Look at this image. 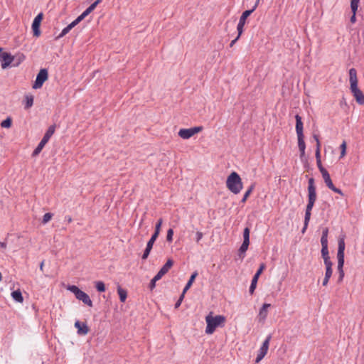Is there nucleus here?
I'll list each match as a JSON object with an SVG mask.
<instances>
[{"instance_id": "f257e3e1", "label": "nucleus", "mask_w": 364, "mask_h": 364, "mask_svg": "<svg viewBox=\"0 0 364 364\" xmlns=\"http://www.w3.org/2000/svg\"><path fill=\"white\" fill-rule=\"evenodd\" d=\"M349 81L350 84V91L356 102L360 105H363L364 95L358 87L357 71L355 68H350L349 70Z\"/></svg>"}, {"instance_id": "f03ea898", "label": "nucleus", "mask_w": 364, "mask_h": 364, "mask_svg": "<svg viewBox=\"0 0 364 364\" xmlns=\"http://www.w3.org/2000/svg\"><path fill=\"white\" fill-rule=\"evenodd\" d=\"M205 321L207 323L205 333L210 335L214 333L216 328L224 326L225 317L222 315L213 316V312H210L209 314L205 316Z\"/></svg>"}, {"instance_id": "7ed1b4c3", "label": "nucleus", "mask_w": 364, "mask_h": 364, "mask_svg": "<svg viewBox=\"0 0 364 364\" xmlns=\"http://www.w3.org/2000/svg\"><path fill=\"white\" fill-rule=\"evenodd\" d=\"M227 188L234 194L239 193L242 189V182L240 176L236 172H232L226 181Z\"/></svg>"}, {"instance_id": "20e7f679", "label": "nucleus", "mask_w": 364, "mask_h": 364, "mask_svg": "<svg viewBox=\"0 0 364 364\" xmlns=\"http://www.w3.org/2000/svg\"><path fill=\"white\" fill-rule=\"evenodd\" d=\"M68 289L73 293L78 300L82 301L85 304L90 307L92 306V301L90 299V296L85 292L80 290L77 286H69Z\"/></svg>"}, {"instance_id": "39448f33", "label": "nucleus", "mask_w": 364, "mask_h": 364, "mask_svg": "<svg viewBox=\"0 0 364 364\" xmlns=\"http://www.w3.org/2000/svg\"><path fill=\"white\" fill-rule=\"evenodd\" d=\"M55 132V127L50 126L46 131V134H44L43 139L37 146V147L35 149V150L33 152V156H37L40 154L44 146L47 144V142L49 141L51 136Z\"/></svg>"}, {"instance_id": "423d86ee", "label": "nucleus", "mask_w": 364, "mask_h": 364, "mask_svg": "<svg viewBox=\"0 0 364 364\" xmlns=\"http://www.w3.org/2000/svg\"><path fill=\"white\" fill-rule=\"evenodd\" d=\"M203 130V127H194L190 129H181L178 133V136L183 139H188L195 135L196 134L199 133Z\"/></svg>"}, {"instance_id": "0eeeda50", "label": "nucleus", "mask_w": 364, "mask_h": 364, "mask_svg": "<svg viewBox=\"0 0 364 364\" xmlns=\"http://www.w3.org/2000/svg\"><path fill=\"white\" fill-rule=\"evenodd\" d=\"M48 70L45 68L41 69L36 76V79L32 87L36 90L41 88L43 86V84L48 80Z\"/></svg>"}, {"instance_id": "6e6552de", "label": "nucleus", "mask_w": 364, "mask_h": 364, "mask_svg": "<svg viewBox=\"0 0 364 364\" xmlns=\"http://www.w3.org/2000/svg\"><path fill=\"white\" fill-rule=\"evenodd\" d=\"M271 338H272V336L269 335L266 338L264 341L263 342L262 346L260 347V348L259 350L258 354L257 355V358H256V360H255L256 363H259L260 360H262V358L267 354V353L268 351V349H269V342H270Z\"/></svg>"}, {"instance_id": "1a4fd4ad", "label": "nucleus", "mask_w": 364, "mask_h": 364, "mask_svg": "<svg viewBox=\"0 0 364 364\" xmlns=\"http://www.w3.org/2000/svg\"><path fill=\"white\" fill-rule=\"evenodd\" d=\"M16 58L14 55H11L9 53H2L0 55V61L1 63V65L3 69L7 68L9 66H12L13 63L14 62Z\"/></svg>"}, {"instance_id": "9d476101", "label": "nucleus", "mask_w": 364, "mask_h": 364, "mask_svg": "<svg viewBox=\"0 0 364 364\" xmlns=\"http://www.w3.org/2000/svg\"><path fill=\"white\" fill-rule=\"evenodd\" d=\"M256 9V6H254L252 9L246 10L241 15L239 23L237 24V31L239 33V36H241V34L243 32V27L245 24V21L247 18Z\"/></svg>"}, {"instance_id": "9b49d317", "label": "nucleus", "mask_w": 364, "mask_h": 364, "mask_svg": "<svg viewBox=\"0 0 364 364\" xmlns=\"http://www.w3.org/2000/svg\"><path fill=\"white\" fill-rule=\"evenodd\" d=\"M338 247L337 252L338 264L340 265L344 264V250H345V242L344 238L341 237L338 240Z\"/></svg>"}, {"instance_id": "f8f14e48", "label": "nucleus", "mask_w": 364, "mask_h": 364, "mask_svg": "<svg viewBox=\"0 0 364 364\" xmlns=\"http://www.w3.org/2000/svg\"><path fill=\"white\" fill-rule=\"evenodd\" d=\"M314 203L315 202H314V201L308 200V203H307V205L306 208V212H305L304 227L301 230L302 233L305 232V231L308 227V225H309V220L311 218V212L314 207Z\"/></svg>"}, {"instance_id": "ddd939ff", "label": "nucleus", "mask_w": 364, "mask_h": 364, "mask_svg": "<svg viewBox=\"0 0 364 364\" xmlns=\"http://www.w3.org/2000/svg\"><path fill=\"white\" fill-rule=\"evenodd\" d=\"M316 200V191L314 185V179L310 178L308 181V200L315 202Z\"/></svg>"}, {"instance_id": "4468645a", "label": "nucleus", "mask_w": 364, "mask_h": 364, "mask_svg": "<svg viewBox=\"0 0 364 364\" xmlns=\"http://www.w3.org/2000/svg\"><path fill=\"white\" fill-rule=\"evenodd\" d=\"M43 14L40 13L38 14L34 18L33 23H32V29L33 32V36L36 37H38L41 35V31H40V25L41 22L43 19Z\"/></svg>"}, {"instance_id": "2eb2a0df", "label": "nucleus", "mask_w": 364, "mask_h": 364, "mask_svg": "<svg viewBox=\"0 0 364 364\" xmlns=\"http://www.w3.org/2000/svg\"><path fill=\"white\" fill-rule=\"evenodd\" d=\"M265 267V265L264 264H262L259 267V268L258 269V270L257 271L256 274L254 275L252 279V282H251V284H250V289H249V292L250 294H253L255 289H256V287H257V281H258V278L259 277V275L262 274V271L264 270Z\"/></svg>"}, {"instance_id": "dca6fc26", "label": "nucleus", "mask_w": 364, "mask_h": 364, "mask_svg": "<svg viewBox=\"0 0 364 364\" xmlns=\"http://www.w3.org/2000/svg\"><path fill=\"white\" fill-rule=\"evenodd\" d=\"M173 264V261L171 259H168L166 264L160 269L158 273L155 275L156 278L161 279V278L168 272V270L171 269Z\"/></svg>"}, {"instance_id": "f3484780", "label": "nucleus", "mask_w": 364, "mask_h": 364, "mask_svg": "<svg viewBox=\"0 0 364 364\" xmlns=\"http://www.w3.org/2000/svg\"><path fill=\"white\" fill-rule=\"evenodd\" d=\"M75 327L77 329V333L79 335L85 336L89 332V327L85 323L76 321L75 323Z\"/></svg>"}, {"instance_id": "a211bd4d", "label": "nucleus", "mask_w": 364, "mask_h": 364, "mask_svg": "<svg viewBox=\"0 0 364 364\" xmlns=\"http://www.w3.org/2000/svg\"><path fill=\"white\" fill-rule=\"evenodd\" d=\"M295 119H296V132L297 136L304 135V134H303V122L301 120V117L299 114H296L295 116Z\"/></svg>"}, {"instance_id": "6ab92c4d", "label": "nucleus", "mask_w": 364, "mask_h": 364, "mask_svg": "<svg viewBox=\"0 0 364 364\" xmlns=\"http://www.w3.org/2000/svg\"><path fill=\"white\" fill-rule=\"evenodd\" d=\"M249 245L250 242L243 241L242 245L240 246L238 250V256L241 259H243L245 257V254L248 249Z\"/></svg>"}, {"instance_id": "aec40b11", "label": "nucleus", "mask_w": 364, "mask_h": 364, "mask_svg": "<svg viewBox=\"0 0 364 364\" xmlns=\"http://www.w3.org/2000/svg\"><path fill=\"white\" fill-rule=\"evenodd\" d=\"M77 24H78L75 20H74L72 23H70L68 26L63 29L60 34L58 36L57 38H60L65 36L73 28H74Z\"/></svg>"}, {"instance_id": "412c9836", "label": "nucleus", "mask_w": 364, "mask_h": 364, "mask_svg": "<svg viewBox=\"0 0 364 364\" xmlns=\"http://www.w3.org/2000/svg\"><path fill=\"white\" fill-rule=\"evenodd\" d=\"M298 137V146L301 152V156H303L305 154V142L304 140V135L297 136Z\"/></svg>"}, {"instance_id": "4be33fe9", "label": "nucleus", "mask_w": 364, "mask_h": 364, "mask_svg": "<svg viewBox=\"0 0 364 364\" xmlns=\"http://www.w3.org/2000/svg\"><path fill=\"white\" fill-rule=\"evenodd\" d=\"M12 298L17 302L22 303L23 298L20 290L14 291L11 293Z\"/></svg>"}, {"instance_id": "5701e85b", "label": "nucleus", "mask_w": 364, "mask_h": 364, "mask_svg": "<svg viewBox=\"0 0 364 364\" xmlns=\"http://www.w3.org/2000/svg\"><path fill=\"white\" fill-rule=\"evenodd\" d=\"M270 306L269 304H264L262 307L259 310V316L264 319L267 316V309Z\"/></svg>"}, {"instance_id": "b1692460", "label": "nucleus", "mask_w": 364, "mask_h": 364, "mask_svg": "<svg viewBox=\"0 0 364 364\" xmlns=\"http://www.w3.org/2000/svg\"><path fill=\"white\" fill-rule=\"evenodd\" d=\"M117 292L119 296L120 301L122 302H124L127 296V291L119 287L117 289Z\"/></svg>"}, {"instance_id": "393cba45", "label": "nucleus", "mask_w": 364, "mask_h": 364, "mask_svg": "<svg viewBox=\"0 0 364 364\" xmlns=\"http://www.w3.org/2000/svg\"><path fill=\"white\" fill-rule=\"evenodd\" d=\"M16 59L12 64V67H17L18 65L25 59V57L23 54H18L15 56Z\"/></svg>"}, {"instance_id": "a878e982", "label": "nucleus", "mask_w": 364, "mask_h": 364, "mask_svg": "<svg viewBox=\"0 0 364 364\" xmlns=\"http://www.w3.org/2000/svg\"><path fill=\"white\" fill-rule=\"evenodd\" d=\"M255 188V185L254 184H252L249 188L247 189V191L245 192V193L244 194L243 196V198H242L241 200V202L242 203H245L247 198L250 196V195L251 194V193L252 192L253 189Z\"/></svg>"}, {"instance_id": "bb28decb", "label": "nucleus", "mask_w": 364, "mask_h": 364, "mask_svg": "<svg viewBox=\"0 0 364 364\" xmlns=\"http://www.w3.org/2000/svg\"><path fill=\"white\" fill-rule=\"evenodd\" d=\"M26 99V105L25 108L28 109L33 106V97L32 95H26L25 97Z\"/></svg>"}, {"instance_id": "cd10ccee", "label": "nucleus", "mask_w": 364, "mask_h": 364, "mask_svg": "<svg viewBox=\"0 0 364 364\" xmlns=\"http://www.w3.org/2000/svg\"><path fill=\"white\" fill-rule=\"evenodd\" d=\"M323 178L324 180V182H325L326 186L328 188H331V187H333V183L331 179L329 173L323 176Z\"/></svg>"}, {"instance_id": "c85d7f7f", "label": "nucleus", "mask_w": 364, "mask_h": 364, "mask_svg": "<svg viewBox=\"0 0 364 364\" xmlns=\"http://www.w3.org/2000/svg\"><path fill=\"white\" fill-rule=\"evenodd\" d=\"M359 2L360 0H351L350 1V9L352 10V12L354 13V14H356Z\"/></svg>"}, {"instance_id": "c756f323", "label": "nucleus", "mask_w": 364, "mask_h": 364, "mask_svg": "<svg viewBox=\"0 0 364 364\" xmlns=\"http://www.w3.org/2000/svg\"><path fill=\"white\" fill-rule=\"evenodd\" d=\"M95 287L100 292H104L105 291V285L104 282L98 281L95 282Z\"/></svg>"}, {"instance_id": "7c9ffc66", "label": "nucleus", "mask_w": 364, "mask_h": 364, "mask_svg": "<svg viewBox=\"0 0 364 364\" xmlns=\"http://www.w3.org/2000/svg\"><path fill=\"white\" fill-rule=\"evenodd\" d=\"M12 124L11 119L10 117L6 118L5 120L2 121L1 123V126L3 128H10Z\"/></svg>"}, {"instance_id": "2f4dec72", "label": "nucleus", "mask_w": 364, "mask_h": 364, "mask_svg": "<svg viewBox=\"0 0 364 364\" xmlns=\"http://www.w3.org/2000/svg\"><path fill=\"white\" fill-rule=\"evenodd\" d=\"M90 13L87 10V9L75 19L76 22L79 23L81 21H82L87 15Z\"/></svg>"}, {"instance_id": "473e14b6", "label": "nucleus", "mask_w": 364, "mask_h": 364, "mask_svg": "<svg viewBox=\"0 0 364 364\" xmlns=\"http://www.w3.org/2000/svg\"><path fill=\"white\" fill-rule=\"evenodd\" d=\"M159 234L154 232L152 236L151 237L150 240L147 242V245L151 246L153 247V245L156 240L157 237H159Z\"/></svg>"}, {"instance_id": "72a5a7b5", "label": "nucleus", "mask_w": 364, "mask_h": 364, "mask_svg": "<svg viewBox=\"0 0 364 364\" xmlns=\"http://www.w3.org/2000/svg\"><path fill=\"white\" fill-rule=\"evenodd\" d=\"M243 241L250 242V228H245L243 232Z\"/></svg>"}, {"instance_id": "f704fd0d", "label": "nucleus", "mask_w": 364, "mask_h": 364, "mask_svg": "<svg viewBox=\"0 0 364 364\" xmlns=\"http://www.w3.org/2000/svg\"><path fill=\"white\" fill-rule=\"evenodd\" d=\"M151 249H152V247H151V246H149V245H146V249H145V250H144V254H143V255H142V257H141V258H142V259H147V258H148V257H149V254H150V252H151Z\"/></svg>"}, {"instance_id": "c9c22d12", "label": "nucleus", "mask_w": 364, "mask_h": 364, "mask_svg": "<svg viewBox=\"0 0 364 364\" xmlns=\"http://www.w3.org/2000/svg\"><path fill=\"white\" fill-rule=\"evenodd\" d=\"M162 223H163L162 218L159 219V220L157 221L156 226H155V230H154L155 233H157V234L160 233L161 227Z\"/></svg>"}, {"instance_id": "e433bc0d", "label": "nucleus", "mask_w": 364, "mask_h": 364, "mask_svg": "<svg viewBox=\"0 0 364 364\" xmlns=\"http://www.w3.org/2000/svg\"><path fill=\"white\" fill-rule=\"evenodd\" d=\"M321 252L323 259L324 258H330L328 255V247H322Z\"/></svg>"}, {"instance_id": "4c0bfd02", "label": "nucleus", "mask_w": 364, "mask_h": 364, "mask_svg": "<svg viewBox=\"0 0 364 364\" xmlns=\"http://www.w3.org/2000/svg\"><path fill=\"white\" fill-rule=\"evenodd\" d=\"M101 1L102 0H96L88 8H87V10L91 13Z\"/></svg>"}, {"instance_id": "58836bf2", "label": "nucleus", "mask_w": 364, "mask_h": 364, "mask_svg": "<svg viewBox=\"0 0 364 364\" xmlns=\"http://www.w3.org/2000/svg\"><path fill=\"white\" fill-rule=\"evenodd\" d=\"M341 149V157H343L346 155V142L345 141L340 146Z\"/></svg>"}, {"instance_id": "ea45409f", "label": "nucleus", "mask_w": 364, "mask_h": 364, "mask_svg": "<svg viewBox=\"0 0 364 364\" xmlns=\"http://www.w3.org/2000/svg\"><path fill=\"white\" fill-rule=\"evenodd\" d=\"M53 214L50 213H46L43 217L42 223L43 224L47 223L52 218Z\"/></svg>"}, {"instance_id": "a19ab883", "label": "nucleus", "mask_w": 364, "mask_h": 364, "mask_svg": "<svg viewBox=\"0 0 364 364\" xmlns=\"http://www.w3.org/2000/svg\"><path fill=\"white\" fill-rule=\"evenodd\" d=\"M173 229L170 228L167 231V235H166V240L168 242H171L173 240Z\"/></svg>"}, {"instance_id": "79ce46f5", "label": "nucleus", "mask_w": 364, "mask_h": 364, "mask_svg": "<svg viewBox=\"0 0 364 364\" xmlns=\"http://www.w3.org/2000/svg\"><path fill=\"white\" fill-rule=\"evenodd\" d=\"M197 275H198L197 272H193L191 274V276L189 280L188 281L186 285H188L189 287H191V285H192L193 282H194V280H195L196 277H197Z\"/></svg>"}, {"instance_id": "37998d69", "label": "nucleus", "mask_w": 364, "mask_h": 364, "mask_svg": "<svg viewBox=\"0 0 364 364\" xmlns=\"http://www.w3.org/2000/svg\"><path fill=\"white\" fill-rule=\"evenodd\" d=\"M326 269H332L333 263L330 260V258H324L323 259Z\"/></svg>"}, {"instance_id": "c03bdc74", "label": "nucleus", "mask_w": 364, "mask_h": 364, "mask_svg": "<svg viewBox=\"0 0 364 364\" xmlns=\"http://www.w3.org/2000/svg\"><path fill=\"white\" fill-rule=\"evenodd\" d=\"M159 279L156 278V276L151 280V282L149 284V288L151 290H152L156 287V282L159 281Z\"/></svg>"}, {"instance_id": "a18cd8bd", "label": "nucleus", "mask_w": 364, "mask_h": 364, "mask_svg": "<svg viewBox=\"0 0 364 364\" xmlns=\"http://www.w3.org/2000/svg\"><path fill=\"white\" fill-rule=\"evenodd\" d=\"M203 233L200 231H197L196 233V242L199 243L200 240L203 238Z\"/></svg>"}, {"instance_id": "49530a36", "label": "nucleus", "mask_w": 364, "mask_h": 364, "mask_svg": "<svg viewBox=\"0 0 364 364\" xmlns=\"http://www.w3.org/2000/svg\"><path fill=\"white\" fill-rule=\"evenodd\" d=\"M183 298H184L183 294H181V295L180 296L179 299H178V301L175 304V309H178L180 306V305L181 304V302L183 300Z\"/></svg>"}, {"instance_id": "de8ad7c7", "label": "nucleus", "mask_w": 364, "mask_h": 364, "mask_svg": "<svg viewBox=\"0 0 364 364\" xmlns=\"http://www.w3.org/2000/svg\"><path fill=\"white\" fill-rule=\"evenodd\" d=\"M321 243L322 247H328V237L321 236Z\"/></svg>"}, {"instance_id": "09e8293b", "label": "nucleus", "mask_w": 364, "mask_h": 364, "mask_svg": "<svg viewBox=\"0 0 364 364\" xmlns=\"http://www.w3.org/2000/svg\"><path fill=\"white\" fill-rule=\"evenodd\" d=\"M330 189H331V191H333V192L337 193H338V194H340V195H341V196H343V193L342 191H341V189H339V188H338L335 187V186H334V185H333V187H331Z\"/></svg>"}, {"instance_id": "8fccbe9b", "label": "nucleus", "mask_w": 364, "mask_h": 364, "mask_svg": "<svg viewBox=\"0 0 364 364\" xmlns=\"http://www.w3.org/2000/svg\"><path fill=\"white\" fill-rule=\"evenodd\" d=\"M332 269H326L325 277L331 278V277L332 276Z\"/></svg>"}, {"instance_id": "3c124183", "label": "nucleus", "mask_w": 364, "mask_h": 364, "mask_svg": "<svg viewBox=\"0 0 364 364\" xmlns=\"http://www.w3.org/2000/svg\"><path fill=\"white\" fill-rule=\"evenodd\" d=\"M319 171H320V172H321V174H322V177H323V176L326 175V174H328V172L327 171V170H326L325 168H323V167H321V168H319Z\"/></svg>"}, {"instance_id": "603ef678", "label": "nucleus", "mask_w": 364, "mask_h": 364, "mask_svg": "<svg viewBox=\"0 0 364 364\" xmlns=\"http://www.w3.org/2000/svg\"><path fill=\"white\" fill-rule=\"evenodd\" d=\"M339 273V277H338V282H341L343 281V279L344 277V272H338Z\"/></svg>"}, {"instance_id": "864d4df0", "label": "nucleus", "mask_w": 364, "mask_h": 364, "mask_svg": "<svg viewBox=\"0 0 364 364\" xmlns=\"http://www.w3.org/2000/svg\"><path fill=\"white\" fill-rule=\"evenodd\" d=\"M328 228H324V229L323 230V232H322V236H323V237H328Z\"/></svg>"}, {"instance_id": "5fc2aeb1", "label": "nucleus", "mask_w": 364, "mask_h": 364, "mask_svg": "<svg viewBox=\"0 0 364 364\" xmlns=\"http://www.w3.org/2000/svg\"><path fill=\"white\" fill-rule=\"evenodd\" d=\"M240 36H239V34H238V35H237V36L234 40H232V41H231V43H230V47H232V46H233V45H234V44L236 43V41L239 39Z\"/></svg>"}, {"instance_id": "6e6d98bb", "label": "nucleus", "mask_w": 364, "mask_h": 364, "mask_svg": "<svg viewBox=\"0 0 364 364\" xmlns=\"http://www.w3.org/2000/svg\"><path fill=\"white\" fill-rule=\"evenodd\" d=\"M315 156H316V161H318V159H321L320 150H316Z\"/></svg>"}, {"instance_id": "4d7b16f0", "label": "nucleus", "mask_w": 364, "mask_h": 364, "mask_svg": "<svg viewBox=\"0 0 364 364\" xmlns=\"http://www.w3.org/2000/svg\"><path fill=\"white\" fill-rule=\"evenodd\" d=\"M350 22L352 23H354L355 21H356V17H355V14H354V13H353V15L352 16L350 17Z\"/></svg>"}, {"instance_id": "13d9d810", "label": "nucleus", "mask_w": 364, "mask_h": 364, "mask_svg": "<svg viewBox=\"0 0 364 364\" xmlns=\"http://www.w3.org/2000/svg\"><path fill=\"white\" fill-rule=\"evenodd\" d=\"M329 279L330 278H328V277H324L323 280V286H326L328 284V282L329 281Z\"/></svg>"}, {"instance_id": "bf43d9fd", "label": "nucleus", "mask_w": 364, "mask_h": 364, "mask_svg": "<svg viewBox=\"0 0 364 364\" xmlns=\"http://www.w3.org/2000/svg\"><path fill=\"white\" fill-rule=\"evenodd\" d=\"M191 287L188 286L186 284L183 290V292L182 294H183V295L185 294V293L190 289Z\"/></svg>"}, {"instance_id": "052dcab7", "label": "nucleus", "mask_w": 364, "mask_h": 364, "mask_svg": "<svg viewBox=\"0 0 364 364\" xmlns=\"http://www.w3.org/2000/svg\"><path fill=\"white\" fill-rule=\"evenodd\" d=\"M0 247L1 248L6 249V243L4 242H0Z\"/></svg>"}, {"instance_id": "680f3d73", "label": "nucleus", "mask_w": 364, "mask_h": 364, "mask_svg": "<svg viewBox=\"0 0 364 364\" xmlns=\"http://www.w3.org/2000/svg\"><path fill=\"white\" fill-rule=\"evenodd\" d=\"M321 149V143L319 141V139H317L316 141V150H320Z\"/></svg>"}, {"instance_id": "e2e57ef3", "label": "nucleus", "mask_w": 364, "mask_h": 364, "mask_svg": "<svg viewBox=\"0 0 364 364\" xmlns=\"http://www.w3.org/2000/svg\"><path fill=\"white\" fill-rule=\"evenodd\" d=\"M316 164H317V166H318V169H319L321 167H323V166H322V164H321V159H318V161H316Z\"/></svg>"}, {"instance_id": "0e129e2a", "label": "nucleus", "mask_w": 364, "mask_h": 364, "mask_svg": "<svg viewBox=\"0 0 364 364\" xmlns=\"http://www.w3.org/2000/svg\"><path fill=\"white\" fill-rule=\"evenodd\" d=\"M43 267H44V261H42V262H41V264H40V266H39V267H40V270H41V272H43Z\"/></svg>"}, {"instance_id": "69168bd1", "label": "nucleus", "mask_w": 364, "mask_h": 364, "mask_svg": "<svg viewBox=\"0 0 364 364\" xmlns=\"http://www.w3.org/2000/svg\"><path fill=\"white\" fill-rule=\"evenodd\" d=\"M343 265H340V264H338L337 269H338V272H342V271H343Z\"/></svg>"}, {"instance_id": "338daca9", "label": "nucleus", "mask_w": 364, "mask_h": 364, "mask_svg": "<svg viewBox=\"0 0 364 364\" xmlns=\"http://www.w3.org/2000/svg\"><path fill=\"white\" fill-rule=\"evenodd\" d=\"M65 218H66V220H67V221H68V223H71V222H72V218H71V217H70V216H68V217H66Z\"/></svg>"}, {"instance_id": "774afa93", "label": "nucleus", "mask_w": 364, "mask_h": 364, "mask_svg": "<svg viewBox=\"0 0 364 364\" xmlns=\"http://www.w3.org/2000/svg\"><path fill=\"white\" fill-rule=\"evenodd\" d=\"M314 138L316 140V141H317V139H318V136L316 134L314 135Z\"/></svg>"}]
</instances>
